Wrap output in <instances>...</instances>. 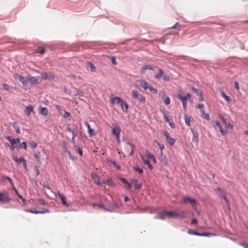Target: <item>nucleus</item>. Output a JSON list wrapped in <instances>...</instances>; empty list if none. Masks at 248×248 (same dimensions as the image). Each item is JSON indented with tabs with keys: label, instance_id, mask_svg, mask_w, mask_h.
Wrapping results in <instances>:
<instances>
[{
	"label": "nucleus",
	"instance_id": "obj_1",
	"mask_svg": "<svg viewBox=\"0 0 248 248\" xmlns=\"http://www.w3.org/2000/svg\"><path fill=\"white\" fill-rule=\"evenodd\" d=\"M12 201L7 191L0 192V202L3 203H9Z\"/></svg>",
	"mask_w": 248,
	"mask_h": 248
},
{
	"label": "nucleus",
	"instance_id": "obj_2",
	"mask_svg": "<svg viewBox=\"0 0 248 248\" xmlns=\"http://www.w3.org/2000/svg\"><path fill=\"white\" fill-rule=\"evenodd\" d=\"M42 78L41 80H47L48 81H52L55 78V76L52 72H44L41 74Z\"/></svg>",
	"mask_w": 248,
	"mask_h": 248
},
{
	"label": "nucleus",
	"instance_id": "obj_3",
	"mask_svg": "<svg viewBox=\"0 0 248 248\" xmlns=\"http://www.w3.org/2000/svg\"><path fill=\"white\" fill-rule=\"evenodd\" d=\"M28 82H30L32 85H37L40 84L42 80L39 76L32 77L30 75L28 77Z\"/></svg>",
	"mask_w": 248,
	"mask_h": 248
},
{
	"label": "nucleus",
	"instance_id": "obj_4",
	"mask_svg": "<svg viewBox=\"0 0 248 248\" xmlns=\"http://www.w3.org/2000/svg\"><path fill=\"white\" fill-rule=\"evenodd\" d=\"M132 97L141 102H145V97L141 94H139L138 91L133 90L132 92Z\"/></svg>",
	"mask_w": 248,
	"mask_h": 248
},
{
	"label": "nucleus",
	"instance_id": "obj_5",
	"mask_svg": "<svg viewBox=\"0 0 248 248\" xmlns=\"http://www.w3.org/2000/svg\"><path fill=\"white\" fill-rule=\"evenodd\" d=\"M14 78L16 79H18L19 81L22 84L23 86H26L27 85V84L28 83V78L27 79H26L24 77L20 75L18 73H16L14 75Z\"/></svg>",
	"mask_w": 248,
	"mask_h": 248
},
{
	"label": "nucleus",
	"instance_id": "obj_6",
	"mask_svg": "<svg viewBox=\"0 0 248 248\" xmlns=\"http://www.w3.org/2000/svg\"><path fill=\"white\" fill-rule=\"evenodd\" d=\"M190 130L193 134L192 141L196 146H198L199 141V133L197 131L194 130L192 128H190Z\"/></svg>",
	"mask_w": 248,
	"mask_h": 248
},
{
	"label": "nucleus",
	"instance_id": "obj_7",
	"mask_svg": "<svg viewBox=\"0 0 248 248\" xmlns=\"http://www.w3.org/2000/svg\"><path fill=\"white\" fill-rule=\"evenodd\" d=\"M212 125L214 127L217 126L221 134H222V135L224 136L227 134V131L223 129L219 122L215 121H212Z\"/></svg>",
	"mask_w": 248,
	"mask_h": 248
},
{
	"label": "nucleus",
	"instance_id": "obj_8",
	"mask_svg": "<svg viewBox=\"0 0 248 248\" xmlns=\"http://www.w3.org/2000/svg\"><path fill=\"white\" fill-rule=\"evenodd\" d=\"M94 184L97 185V186H102L103 184H108L109 186H115L114 183L110 178L108 179L107 180L104 181L102 182H96V181H94Z\"/></svg>",
	"mask_w": 248,
	"mask_h": 248
},
{
	"label": "nucleus",
	"instance_id": "obj_9",
	"mask_svg": "<svg viewBox=\"0 0 248 248\" xmlns=\"http://www.w3.org/2000/svg\"><path fill=\"white\" fill-rule=\"evenodd\" d=\"M159 159L160 160L161 163L165 166L169 165L168 159L166 155L163 154V151H161L159 155Z\"/></svg>",
	"mask_w": 248,
	"mask_h": 248
},
{
	"label": "nucleus",
	"instance_id": "obj_10",
	"mask_svg": "<svg viewBox=\"0 0 248 248\" xmlns=\"http://www.w3.org/2000/svg\"><path fill=\"white\" fill-rule=\"evenodd\" d=\"M31 112L35 113L34 107L32 105H28L24 110L25 114L29 117Z\"/></svg>",
	"mask_w": 248,
	"mask_h": 248
},
{
	"label": "nucleus",
	"instance_id": "obj_11",
	"mask_svg": "<svg viewBox=\"0 0 248 248\" xmlns=\"http://www.w3.org/2000/svg\"><path fill=\"white\" fill-rule=\"evenodd\" d=\"M155 68H156V67L153 66L150 64H145L143 65L142 68L140 69V73L141 74H144L145 73V71L146 70L148 69L150 70L154 71Z\"/></svg>",
	"mask_w": 248,
	"mask_h": 248
},
{
	"label": "nucleus",
	"instance_id": "obj_12",
	"mask_svg": "<svg viewBox=\"0 0 248 248\" xmlns=\"http://www.w3.org/2000/svg\"><path fill=\"white\" fill-rule=\"evenodd\" d=\"M137 82L140 83L138 87L139 89L143 88L144 90H147L149 88V85H148V82L144 80H138Z\"/></svg>",
	"mask_w": 248,
	"mask_h": 248
},
{
	"label": "nucleus",
	"instance_id": "obj_13",
	"mask_svg": "<svg viewBox=\"0 0 248 248\" xmlns=\"http://www.w3.org/2000/svg\"><path fill=\"white\" fill-rule=\"evenodd\" d=\"M121 129L118 125H116L112 130V134L115 136L116 138H119L120 136Z\"/></svg>",
	"mask_w": 248,
	"mask_h": 248
},
{
	"label": "nucleus",
	"instance_id": "obj_14",
	"mask_svg": "<svg viewBox=\"0 0 248 248\" xmlns=\"http://www.w3.org/2000/svg\"><path fill=\"white\" fill-rule=\"evenodd\" d=\"M39 113L44 116H46L48 114V109L46 107H43L40 106L38 108Z\"/></svg>",
	"mask_w": 248,
	"mask_h": 248
},
{
	"label": "nucleus",
	"instance_id": "obj_15",
	"mask_svg": "<svg viewBox=\"0 0 248 248\" xmlns=\"http://www.w3.org/2000/svg\"><path fill=\"white\" fill-rule=\"evenodd\" d=\"M182 202L184 203L189 202L191 205L192 204L195 203V202H196L197 201L195 199L192 198L190 197L184 196L182 198Z\"/></svg>",
	"mask_w": 248,
	"mask_h": 248
},
{
	"label": "nucleus",
	"instance_id": "obj_16",
	"mask_svg": "<svg viewBox=\"0 0 248 248\" xmlns=\"http://www.w3.org/2000/svg\"><path fill=\"white\" fill-rule=\"evenodd\" d=\"M57 196L61 200L62 203L63 205H65L66 206H69L68 204H67V203L66 202V198H65V197L63 195L61 194L60 192H58L57 193Z\"/></svg>",
	"mask_w": 248,
	"mask_h": 248
},
{
	"label": "nucleus",
	"instance_id": "obj_17",
	"mask_svg": "<svg viewBox=\"0 0 248 248\" xmlns=\"http://www.w3.org/2000/svg\"><path fill=\"white\" fill-rule=\"evenodd\" d=\"M141 160H142L143 163L145 165H147L149 169L150 170H152L153 169V166L151 164L150 161L149 159H145V158L142 155H141Z\"/></svg>",
	"mask_w": 248,
	"mask_h": 248
},
{
	"label": "nucleus",
	"instance_id": "obj_18",
	"mask_svg": "<svg viewBox=\"0 0 248 248\" xmlns=\"http://www.w3.org/2000/svg\"><path fill=\"white\" fill-rule=\"evenodd\" d=\"M182 92H181V93H178L176 95V98L180 100L182 103L184 102H187V100L186 99V98L185 96H183L182 94Z\"/></svg>",
	"mask_w": 248,
	"mask_h": 248
},
{
	"label": "nucleus",
	"instance_id": "obj_19",
	"mask_svg": "<svg viewBox=\"0 0 248 248\" xmlns=\"http://www.w3.org/2000/svg\"><path fill=\"white\" fill-rule=\"evenodd\" d=\"M116 100V103L120 106L122 103H123L124 100L120 97H115L111 99V102L114 103Z\"/></svg>",
	"mask_w": 248,
	"mask_h": 248
},
{
	"label": "nucleus",
	"instance_id": "obj_20",
	"mask_svg": "<svg viewBox=\"0 0 248 248\" xmlns=\"http://www.w3.org/2000/svg\"><path fill=\"white\" fill-rule=\"evenodd\" d=\"M221 119V120L222 121V122L226 125V128H230V129L233 128V125L232 124H231L230 123L228 122L227 120L224 117L222 116Z\"/></svg>",
	"mask_w": 248,
	"mask_h": 248
},
{
	"label": "nucleus",
	"instance_id": "obj_21",
	"mask_svg": "<svg viewBox=\"0 0 248 248\" xmlns=\"http://www.w3.org/2000/svg\"><path fill=\"white\" fill-rule=\"evenodd\" d=\"M107 162L108 163L112 164L114 167L117 170H121L122 167L121 166L118 165L115 161L112 160L110 159H108Z\"/></svg>",
	"mask_w": 248,
	"mask_h": 248
},
{
	"label": "nucleus",
	"instance_id": "obj_22",
	"mask_svg": "<svg viewBox=\"0 0 248 248\" xmlns=\"http://www.w3.org/2000/svg\"><path fill=\"white\" fill-rule=\"evenodd\" d=\"M87 65L91 68V71L92 72H96L97 69L94 64L91 62H87Z\"/></svg>",
	"mask_w": 248,
	"mask_h": 248
},
{
	"label": "nucleus",
	"instance_id": "obj_23",
	"mask_svg": "<svg viewBox=\"0 0 248 248\" xmlns=\"http://www.w3.org/2000/svg\"><path fill=\"white\" fill-rule=\"evenodd\" d=\"M62 147L64 150L65 153H68L70 151L68 150V146L67 142L65 140H63L62 142Z\"/></svg>",
	"mask_w": 248,
	"mask_h": 248
},
{
	"label": "nucleus",
	"instance_id": "obj_24",
	"mask_svg": "<svg viewBox=\"0 0 248 248\" xmlns=\"http://www.w3.org/2000/svg\"><path fill=\"white\" fill-rule=\"evenodd\" d=\"M119 179L121 181V182L124 184L126 186V187L127 188L130 189L132 187L131 184L129 183L126 179L123 177H120L119 178Z\"/></svg>",
	"mask_w": 248,
	"mask_h": 248
},
{
	"label": "nucleus",
	"instance_id": "obj_25",
	"mask_svg": "<svg viewBox=\"0 0 248 248\" xmlns=\"http://www.w3.org/2000/svg\"><path fill=\"white\" fill-rule=\"evenodd\" d=\"M13 158L14 160V161L16 163H21L22 162L24 163L26 160L24 158V157L22 156L20 157L19 158H18V157L16 156H13Z\"/></svg>",
	"mask_w": 248,
	"mask_h": 248
},
{
	"label": "nucleus",
	"instance_id": "obj_26",
	"mask_svg": "<svg viewBox=\"0 0 248 248\" xmlns=\"http://www.w3.org/2000/svg\"><path fill=\"white\" fill-rule=\"evenodd\" d=\"M191 90L194 92L197 96H202V95L203 94V93L201 90L197 89L194 87L192 86L191 87Z\"/></svg>",
	"mask_w": 248,
	"mask_h": 248
},
{
	"label": "nucleus",
	"instance_id": "obj_27",
	"mask_svg": "<svg viewBox=\"0 0 248 248\" xmlns=\"http://www.w3.org/2000/svg\"><path fill=\"white\" fill-rule=\"evenodd\" d=\"M11 125L15 129L16 133H21L20 127L16 122L12 123L11 124Z\"/></svg>",
	"mask_w": 248,
	"mask_h": 248
},
{
	"label": "nucleus",
	"instance_id": "obj_28",
	"mask_svg": "<svg viewBox=\"0 0 248 248\" xmlns=\"http://www.w3.org/2000/svg\"><path fill=\"white\" fill-rule=\"evenodd\" d=\"M189 214V212L186 211H182L181 213H177L176 216L180 217L182 219H184L186 217L187 215Z\"/></svg>",
	"mask_w": 248,
	"mask_h": 248
},
{
	"label": "nucleus",
	"instance_id": "obj_29",
	"mask_svg": "<svg viewBox=\"0 0 248 248\" xmlns=\"http://www.w3.org/2000/svg\"><path fill=\"white\" fill-rule=\"evenodd\" d=\"M201 112V116L202 117L205 118L207 120H210V117L208 113H206L204 109H201L200 110Z\"/></svg>",
	"mask_w": 248,
	"mask_h": 248
},
{
	"label": "nucleus",
	"instance_id": "obj_30",
	"mask_svg": "<svg viewBox=\"0 0 248 248\" xmlns=\"http://www.w3.org/2000/svg\"><path fill=\"white\" fill-rule=\"evenodd\" d=\"M221 96L228 102L231 101V98L230 96L227 95L223 91H221L220 92Z\"/></svg>",
	"mask_w": 248,
	"mask_h": 248
},
{
	"label": "nucleus",
	"instance_id": "obj_31",
	"mask_svg": "<svg viewBox=\"0 0 248 248\" xmlns=\"http://www.w3.org/2000/svg\"><path fill=\"white\" fill-rule=\"evenodd\" d=\"M164 72L161 68H158V72L157 74L155 76V78L157 79H159L161 78L162 76H163Z\"/></svg>",
	"mask_w": 248,
	"mask_h": 248
},
{
	"label": "nucleus",
	"instance_id": "obj_32",
	"mask_svg": "<svg viewBox=\"0 0 248 248\" xmlns=\"http://www.w3.org/2000/svg\"><path fill=\"white\" fill-rule=\"evenodd\" d=\"M40 152L39 151H37L36 153L35 154H34V157L35 158V159H36V160L37 161V163L39 164V165H41L42 164V162L40 160Z\"/></svg>",
	"mask_w": 248,
	"mask_h": 248
},
{
	"label": "nucleus",
	"instance_id": "obj_33",
	"mask_svg": "<svg viewBox=\"0 0 248 248\" xmlns=\"http://www.w3.org/2000/svg\"><path fill=\"white\" fill-rule=\"evenodd\" d=\"M216 234L214 233H211L209 232H202L201 233L200 236H204V237H211L213 236H216Z\"/></svg>",
	"mask_w": 248,
	"mask_h": 248
},
{
	"label": "nucleus",
	"instance_id": "obj_34",
	"mask_svg": "<svg viewBox=\"0 0 248 248\" xmlns=\"http://www.w3.org/2000/svg\"><path fill=\"white\" fill-rule=\"evenodd\" d=\"M187 233L189 234L197 235V236H200V234H201V233L198 232L197 231L192 230L191 229H188V230L187 231Z\"/></svg>",
	"mask_w": 248,
	"mask_h": 248
},
{
	"label": "nucleus",
	"instance_id": "obj_35",
	"mask_svg": "<svg viewBox=\"0 0 248 248\" xmlns=\"http://www.w3.org/2000/svg\"><path fill=\"white\" fill-rule=\"evenodd\" d=\"M184 119L185 121V123L187 126H189L190 125V122H191V117L188 116L187 114H185L184 115Z\"/></svg>",
	"mask_w": 248,
	"mask_h": 248
},
{
	"label": "nucleus",
	"instance_id": "obj_36",
	"mask_svg": "<svg viewBox=\"0 0 248 248\" xmlns=\"http://www.w3.org/2000/svg\"><path fill=\"white\" fill-rule=\"evenodd\" d=\"M166 212V213H159L156 217V218L160 219L162 220H164L167 217Z\"/></svg>",
	"mask_w": 248,
	"mask_h": 248
},
{
	"label": "nucleus",
	"instance_id": "obj_37",
	"mask_svg": "<svg viewBox=\"0 0 248 248\" xmlns=\"http://www.w3.org/2000/svg\"><path fill=\"white\" fill-rule=\"evenodd\" d=\"M25 211L33 214H39V210L36 209H26L25 210Z\"/></svg>",
	"mask_w": 248,
	"mask_h": 248
},
{
	"label": "nucleus",
	"instance_id": "obj_38",
	"mask_svg": "<svg viewBox=\"0 0 248 248\" xmlns=\"http://www.w3.org/2000/svg\"><path fill=\"white\" fill-rule=\"evenodd\" d=\"M166 141L170 145L172 146L175 142V139L170 137L168 139L166 140Z\"/></svg>",
	"mask_w": 248,
	"mask_h": 248
},
{
	"label": "nucleus",
	"instance_id": "obj_39",
	"mask_svg": "<svg viewBox=\"0 0 248 248\" xmlns=\"http://www.w3.org/2000/svg\"><path fill=\"white\" fill-rule=\"evenodd\" d=\"M108 57L113 65H117L118 64L116 60V57L115 56L110 55L108 56Z\"/></svg>",
	"mask_w": 248,
	"mask_h": 248
},
{
	"label": "nucleus",
	"instance_id": "obj_40",
	"mask_svg": "<svg viewBox=\"0 0 248 248\" xmlns=\"http://www.w3.org/2000/svg\"><path fill=\"white\" fill-rule=\"evenodd\" d=\"M18 147L19 148H21V149H25L26 150H27V143L25 141H23L21 143H20V144H19L18 145Z\"/></svg>",
	"mask_w": 248,
	"mask_h": 248
},
{
	"label": "nucleus",
	"instance_id": "obj_41",
	"mask_svg": "<svg viewBox=\"0 0 248 248\" xmlns=\"http://www.w3.org/2000/svg\"><path fill=\"white\" fill-rule=\"evenodd\" d=\"M177 213H174L172 211H168L166 212V215L167 217H176Z\"/></svg>",
	"mask_w": 248,
	"mask_h": 248
},
{
	"label": "nucleus",
	"instance_id": "obj_42",
	"mask_svg": "<svg viewBox=\"0 0 248 248\" xmlns=\"http://www.w3.org/2000/svg\"><path fill=\"white\" fill-rule=\"evenodd\" d=\"M36 52L38 53H40L41 54H43L45 53V48L43 46H39L37 49H36Z\"/></svg>",
	"mask_w": 248,
	"mask_h": 248
},
{
	"label": "nucleus",
	"instance_id": "obj_43",
	"mask_svg": "<svg viewBox=\"0 0 248 248\" xmlns=\"http://www.w3.org/2000/svg\"><path fill=\"white\" fill-rule=\"evenodd\" d=\"M2 86L4 90L7 91L8 92H11L10 89L12 88V87H10L8 84L6 83H3Z\"/></svg>",
	"mask_w": 248,
	"mask_h": 248
},
{
	"label": "nucleus",
	"instance_id": "obj_44",
	"mask_svg": "<svg viewBox=\"0 0 248 248\" xmlns=\"http://www.w3.org/2000/svg\"><path fill=\"white\" fill-rule=\"evenodd\" d=\"M147 157L149 158L152 159L153 162L155 163H157V160H156L155 156L153 154H152L151 153H149L148 155H147Z\"/></svg>",
	"mask_w": 248,
	"mask_h": 248
},
{
	"label": "nucleus",
	"instance_id": "obj_45",
	"mask_svg": "<svg viewBox=\"0 0 248 248\" xmlns=\"http://www.w3.org/2000/svg\"><path fill=\"white\" fill-rule=\"evenodd\" d=\"M153 94H156L157 93V90L153 87L152 85H149L148 88Z\"/></svg>",
	"mask_w": 248,
	"mask_h": 248
},
{
	"label": "nucleus",
	"instance_id": "obj_46",
	"mask_svg": "<svg viewBox=\"0 0 248 248\" xmlns=\"http://www.w3.org/2000/svg\"><path fill=\"white\" fill-rule=\"evenodd\" d=\"M197 204V201L196 202H195V203L192 204L191 206H192V209L196 212H197L198 214H200V211L198 209Z\"/></svg>",
	"mask_w": 248,
	"mask_h": 248
},
{
	"label": "nucleus",
	"instance_id": "obj_47",
	"mask_svg": "<svg viewBox=\"0 0 248 248\" xmlns=\"http://www.w3.org/2000/svg\"><path fill=\"white\" fill-rule=\"evenodd\" d=\"M134 169L135 170L137 171L140 174H142L143 173V169L140 168L138 166H136L134 167Z\"/></svg>",
	"mask_w": 248,
	"mask_h": 248
},
{
	"label": "nucleus",
	"instance_id": "obj_48",
	"mask_svg": "<svg viewBox=\"0 0 248 248\" xmlns=\"http://www.w3.org/2000/svg\"><path fill=\"white\" fill-rule=\"evenodd\" d=\"M29 146L31 148H35L37 146V143L34 141H31L29 142Z\"/></svg>",
	"mask_w": 248,
	"mask_h": 248
},
{
	"label": "nucleus",
	"instance_id": "obj_49",
	"mask_svg": "<svg viewBox=\"0 0 248 248\" xmlns=\"http://www.w3.org/2000/svg\"><path fill=\"white\" fill-rule=\"evenodd\" d=\"M88 131L90 137L96 135V133L93 129L90 128Z\"/></svg>",
	"mask_w": 248,
	"mask_h": 248
},
{
	"label": "nucleus",
	"instance_id": "obj_50",
	"mask_svg": "<svg viewBox=\"0 0 248 248\" xmlns=\"http://www.w3.org/2000/svg\"><path fill=\"white\" fill-rule=\"evenodd\" d=\"M110 205L112 207V209L113 210V211L119 208L118 204L115 202H113Z\"/></svg>",
	"mask_w": 248,
	"mask_h": 248
},
{
	"label": "nucleus",
	"instance_id": "obj_51",
	"mask_svg": "<svg viewBox=\"0 0 248 248\" xmlns=\"http://www.w3.org/2000/svg\"><path fill=\"white\" fill-rule=\"evenodd\" d=\"M161 133L163 134V135L165 137L166 139H168L170 136V133L167 131H161Z\"/></svg>",
	"mask_w": 248,
	"mask_h": 248
},
{
	"label": "nucleus",
	"instance_id": "obj_52",
	"mask_svg": "<svg viewBox=\"0 0 248 248\" xmlns=\"http://www.w3.org/2000/svg\"><path fill=\"white\" fill-rule=\"evenodd\" d=\"M161 78L164 79L165 81H169L170 80V78L169 76L165 74V73L163 74V76L161 77Z\"/></svg>",
	"mask_w": 248,
	"mask_h": 248
},
{
	"label": "nucleus",
	"instance_id": "obj_53",
	"mask_svg": "<svg viewBox=\"0 0 248 248\" xmlns=\"http://www.w3.org/2000/svg\"><path fill=\"white\" fill-rule=\"evenodd\" d=\"M120 106L122 108H123L124 107L125 108L126 110H127L129 107L128 104L126 102H125L124 101H123V103H122Z\"/></svg>",
	"mask_w": 248,
	"mask_h": 248
},
{
	"label": "nucleus",
	"instance_id": "obj_54",
	"mask_svg": "<svg viewBox=\"0 0 248 248\" xmlns=\"http://www.w3.org/2000/svg\"><path fill=\"white\" fill-rule=\"evenodd\" d=\"M91 177L94 180V181H95L96 179L99 178L98 174L95 172H93L91 173Z\"/></svg>",
	"mask_w": 248,
	"mask_h": 248
},
{
	"label": "nucleus",
	"instance_id": "obj_55",
	"mask_svg": "<svg viewBox=\"0 0 248 248\" xmlns=\"http://www.w3.org/2000/svg\"><path fill=\"white\" fill-rule=\"evenodd\" d=\"M164 102L166 105H169L170 103V98L169 96L166 97L164 100Z\"/></svg>",
	"mask_w": 248,
	"mask_h": 248
},
{
	"label": "nucleus",
	"instance_id": "obj_56",
	"mask_svg": "<svg viewBox=\"0 0 248 248\" xmlns=\"http://www.w3.org/2000/svg\"><path fill=\"white\" fill-rule=\"evenodd\" d=\"M92 205L93 206H97L99 208H105V206L103 204H98V203H93L92 204Z\"/></svg>",
	"mask_w": 248,
	"mask_h": 248
},
{
	"label": "nucleus",
	"instance_id": "obj_57",
	"mask_svg": "<svg viewBox=\"0 0 248 248\" xmlns=\"http://www.w3.org/2000/svg\"><path fill=\"white\" fill-rule=\"evenodd\" d=\"M2 178H4V179H7L9 182H10L12 184V185H14V184L12 182V179L11 178H10L9 177H8V176L2 175Z\"/></svg>",
	"mask_w": 248,
	"mask_h": 248
},
{
	"label": "nucleus",
	"instance_id": "obj_58",
	"mask_svg": "<svg viewBox=\"0 0 248 248\" xmlns=\"http://www.w3.org/2000/svg\"><path fill=\"white\" fill-rule=\"evenodd\" d=\"M142 186H143V185L141 183L136 184L135 185V188L136 189H141L142 187Z\"/></svg>",
	"mask_w": 248,
	"mask_h": 248
},
{
	"label": "nucleus",
	"instance_id": "obj_59",
	"mask_svg": "<svg viewBox=\"0 0 248 248\" xmlns=\"http://www.w3.org/2000/svg\"><path fill=\"white\" fill-rule=\"evenodd\" d=\"M84 93L83 91L78 90L77 92V95H78L79 96H84Z\"/></svg>",
	"mask_w": 248,
	"mask_h": 248
},
{
	"label": "nucleus",
	"instance_id": "obj_60",
	"mask_svg": "<svg viewBox=\"0 0 248 248\" xmlns=\"http://www.w3.org/2000/svg\"><path fill=\"white\" fill-rule=\"evenodd\" d=\"M68 154L69 155V157L70 158L73 160V161H74L75 160L77 159V157L76 156H73L72 155V153H71V152H69Z\"/></svg>",
	"mask_w": 248,
	"mask_h": 248
},
{
	"label": "nucleus",
	"instance_id": "obj_61",
	"mask_svg": "<svg viewBox=\"0 0 248 248\" xmlns=\"http://www.w3.org/2000/svg\"><path fill=\"white\" fill-rule=\"evenodd\" d=\"M76 151L79 153L80 156L83 155V150L81 147H78V149H77Z\"/></svg>",
	"mask_w": 248,
	"mask_h": 248
},
{
	"label": "nucleus",
	"instance_id": "obj_62",
	"mask_svg": "<svg viewBox=\"0 0 248 248\" xmlns=\"http://www.w3.org/2000/svg\"><path fill=\"white\" fill-rule=\"evenodd\" d=\"M18 198L21 199V200L22 201L24 205L27 204L26 200H25V198H23V197L21 195L18 196Z\"/></svg>",
	"mask_w": 248,
	"mask_h": 248
},
{
	"label": "nucleus",
	"instance_id": "obj_63",
	"mask_svg": "<svg viewBox=\"0 0 248 248\" xmlns=\"http://www.w3.org/2000/svg\"><path fill=\"white\" fill-rule=\"evenodd\" d=\"M63 92L67 94H70L71 93V91L68 89L66 87H64L63 89Z\"/></svg>",
	"mask_w": 248,
	"mask_h": 248
},
{
	"label": "nucleus",
	"instance_id": "obj_64",
	"mask_svg": "<svg viewBox=\"0 0 248 248\" xmlns=\"http://www.w3.org/2000/svg\"><path fill=\"white\" fill-rule=\"evenodd\" d=\"M71 116V113L69 112L65 111V113L64 114L63 117L65 118H69Z\"/></svg>",
	"mask_w": 248,
	"mask_h": 248
}]
</instances>
